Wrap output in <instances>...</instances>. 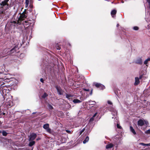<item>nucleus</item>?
Masks as SVG:
<instances>
[{
    "label": "nucleus",
    "mask_w": 150,
    "mask_h": 150,
    "mask_svg": "<svg viewBox=\"0 0 150 150\" xmlns=\"http://www.w3.org/2000/svg\"><path fill=\"white\" fill-rule=\"evenodd\" d=\"M35 112H33V114H35Z\"/></svg>",
    "instance_id": "48"
},
{
    "label": "nucleus",
    "mask_w": 150,
    "mask_h": 150,
    "mask_svg": "<svg viewBox=\"0 0 150 150\" xmlns=\"http://www.w3.org/2000/svg\"><path fill=\"white\" fill-rule=\"evenodd\" d=\"M19 43L18 42L17 43H16L15 45H16V46L14 48H13L11 50V52H13L14 51H16L18 50V47L17 46L19 45Z\"/></svg>",
    "instance_id": "9"
},
{
    "label": "nucleus",
    "mask_w": 150,
    "mask_h": 150,
    "mask_svg": "<svg viewBox=\"0 0 150 150\" xmlns=\"http://www.w3.org/2000/svg\"><path fill=\"white\" fill-rule=\"evenodd\" d=\"M8 1L9 0H4V1H2L1 4V5L2 6V7L5 6H6L8 7V4L7 3Z\"/></svg>",
    "instance_id": "8"
},
{
    "label": "nucleus",
    "mask_w": 150,
    "mask_h": 150,
    "mask_svg": "<svg viewBox=\"0 0 150 150\" xmlns=\"http://www.w3.org/2000/svg\"><path fill=\"white\" fill-rule=\"evenodd\" d=\"M130 131L133 134H136V133L132 127L130 126Z\"/></svg>",
    "instance_id": "14"
},
{
    "label": "nucleus",
    "mask_w": 150,
    "mask_h": 150,
    "mask_svg": "<svg viewBox=\"0 0 150 150\" xmlns=\"http://www.w3.org/2000/svg\"><path fill=\"white\" fill-rule=\"evenodd\" d=\"M84 129H82L81 130V131H80V134H81V133L84 132Z\"/></svg>",
    "instance_id": "34"
},
{
    "label": "nucleus",
    "mask_w": 150,
    "mask_h": 150,
    "mask_svg": "<svg viewBox=\"0 0 150 150\" xmlns=\"http://www.w3.org/2000/svg\"><path fill=\"white\" fill-rule=\"evenodd\" d=\"M37 135L36 134L33 133L31 134L29 136V140L30 141L33 140L36 137Z\"/></svg>",
    "instance_id": "4"
},
{
    "label": "nucleus",
    "mask_w": 150,
    "mask_h": 150,
    "mask_svg": "<svg viewBox=\"0 0 150 150\" xmlns=\"http://www.w3.org/2000/svg\"><path fill=\"white\" fill-rule=\"evenodd\" d=\"M2 114H3V115H5V113L3 112V113H2Z\"/></svg>",
    "instance_id": "47"
},
{
    "label": "nucleus",
    "mask_w": 150,
    "mask_h": 150,
    "mask_svg": "<svg viewBox=\"0 0 150 150\" xmlns=\"http://www.w3.org/2000/svg\"><path fill=\"white\" fill-rule=\"evenodd\" d=\"M40 139V138H37V140H39V139Z\"/></svg>",
    "instance_id": "45"
},
{
    "label": "nucleus",
    "mask_w": 150,
    "mask_h": 150,
    "mask_svg": "<svg viewBox=\"0 0 150 150\" xmlns=\"http://www.w3.org/2000/svg\"><path fill=\"white\" fill-rule=\"evenodd\" d=\"M148 123L146 120L144 119H140L138 121V125L139 126H142L143 125L147 126Z\"/></svg>",
    "instance_id": "2"
},
{
    "label": "nucleus",
    "mask_w": 150,
    "mask_h": 150,
    "mask_svg": "<svg viewBox=\"0 0 150 150\" xmlns=\"http://www.w3.org/2000/svg\"><path fill=\"white\" fill-rule=\"evenodd\" d=\"M48 108L50 109H53L52 106L51 105H48Z\"/></svg>",
    "instance_id": "27"
},
{
    "label": "nucleus",
    "mask_w": 150,
    "mask_h": 150,
    "mask_svg": "<svg viewBox=\"0 0 150 150\" xmlns=\"http://www.w3.org/2000/svg\"><path fill=\"white\" fill-rule=\"evenodd\" d=\"M148 61H147L146 59L144 61V64H146L148 62Z\"/></svg>",
    "instance_id": "29"
},
{
    "label": "nucleus",
    "mask_w": 150,
    "mask_h": 150,
    "mask_svg": "<svg viewBox=\"0 0 150 150\" xmlns=\"http://www.w3.org/2000/svg\"><path fill=\"white\" fill-rule=\"evenodd\" d=\"M107 103H112V102L110 101L109 100H108V101Z\"/></svg>",
    "instance_id": "40"
},
{
    "label": "nucleus",
    "mask_w": 150,
    "mask_h": 150,
    "mask_svg": "<svg viewBox=\"0 0 150 150\" xmlns=\"http://www.w3.org/2000/svg\"><path fill=\"white\" fill-rule=\"evenodd\" d=\"M29 0H25V6L26 7L28 6L29 4Z\"/></svg>",
    "instance_id": "23"
},
{
    "label": "nucleus",
    "mask_w": 150,
    "mask_h": 150,
    "mask_svg": "<svg viewBox=\"0 0 150 150\" xmlns=\"http://www.w3.org/2000/svg\"><path fill=\"white\" fill-rule=\"evenodd\" d=\"M71 96H72L70 94H66V98L69 99H70V98L71 97Z\"/></svg>",
    "instance_id": "22"
},
{
    "label": "nucleus",
    "mask_w": 150,
    "mask_h": 150,
    "mask_svg": "<svg viewBox=\"0 0 150 150\" xmlns=\"http://www.w3.org/2000/svg\"><path fill=\"white\" fill-rule=\"evenodd\" d=\"M56 48L58 50H60V47L59 46H57Z\"/></svg>",
    "instance_id": "36"
},
{
    "label": "nucleus",
    "mask_w": 150,
    "mask_h": 150,
    "mask_svg": "<svg viewBox=\"0 0 150 150\" xmlns=\"http://www.w3.org/2000/svg\"><path fill=\"white\" fill-rule=\"evenodd\" d=\"M8 102L9 103H10L11 102V101L10 102L8 101Z\"/></svg>",
    "instance_id": "52"
},
{
    "label": "nucleus",
    "mask_w": 150,
    "mask_h": 150,
    "mask_svg": "<svg viewBox=\"0 0 150 150\" xmlns=\"http://www.w3.org/2000/svg\"><path fill=\"white\" fill-rule=\"evenodd\" d=\"M49 125L48 124H44L43 126V128L45 129H46L47 131L49 133H51V129L49 128Z\"/></svg>",
    "instance_id": "3"
},
{
    "label": "nucleus",
    "mask_w": 150,
    "mask_h": 150,
    "mask_svg": "<svg viewBox=\"0 0 150 150\" xmlns=\"http://www.w3.org/2000/svg\"><path fill=\"white\" fill-rule=\"evenodd\" d=\"M66 109H68L70 108V106L69 104H65Z\"/></svg>",
    "instance_id": "19"
},
{
    "label": "nucleus",
    "mask_w": 150,
    "mask_h": 150,
    "mask_svg": "<svg viewBox=\"0 0 150 150\" xmlns=\"http://www.w3.org/2000/svg\"><path fill=\"white\" fill-rule=\"evenodd\" d=\"M139 145H142L143 146H150V143L146 144L143 143H140L139 144Z\"/></svg>",
    "instance_id": "13"
},
{
    "label": "nucleus",
    "mask_w": 150,
    "mask_h": 150,
    "mask_svg": "<svg viewBox=\"0 0 150 150\" xmlns=\"http://www.w3.org/2000/svg\"><path fill=\"white\" fill-rule=\"evenodd\" d=\"M26 16L24 13H23L20 14L19 16L18 17L16 21H13V22L15 24H20L21 22V21L23 20L24 19L26 18Z\"/></svg>",
    "instance_id": "1"
},
{
    "label": "nucleus",
    "mask_w": 150,
    "mask_h": 150,
    "mask_svg": "<svg viewBox=\"0 0 150 150\" xmlns=\"http://www.w3.org/2000/svg\"><path fill=\"white\" fill-rule=\"evenodd\" d=\"M93 85L96 87L100 88L101 89H103L105 88V86L100 83H94Z\"/></svg>",
    "instance_id": "5"
},
{
    "label": "nucleus",
    "mask_w": 150,
    "mask_h": 150,
    "mask_svg": "<svg viewBox=\"0 0 150 150\" xmlns=\"http://www.w3.org/2000/svg\"><path fill=\"white\" fill-rule=\"evenodd\" d=\"M73 102L75 103H77L81 102L80 100L78 99H74L73 100Z\"/></svg>",
    "instance_id": "18"
},
{
    "label": "nucleus",
    "mask_w": 150,
    "mask_h": 150,
    "mask_svg": "<svg viewBox=\"0 0 150 150\" xmlns=\"http://www.w3.org/2000/svg\"><path fill=\"white\" fill-rule=\"evenodd\" d=\"M139 80V79L138 77H136L135 78V82L134 83V85H137L139 84L140 83V81Z\"/></svg>",
    "instance_id": "10"
},
{
    "label": "nucleus",
    "mask_w": 150,
    "mask_h": 150,
    "mask_svg": "<svg viewBox=\"0 0 150 150\" xmlns=\"http://www.w3.org/2000/svg\"><path fill=\"white\" fill-rule=\"evenodd\" d=\"M35 142L34 141H32L30 142L29 145L30 146H31L35 144Z\"/></svg>",
    "instance_id": "17"
},
{
    "label": "nucleus",
    "mask_w": 150,
    "mask_h": 150,
    "mask_svg": "<svg viewBox=\"0 0 150 150\" xmlns=\"http://www.w3.org/2000/svg\"><path fill=\"white\" fill-rule=\"evenodd\" d=\"M136 63L137 64H142V60L141 58H138L136 60Z\"/></svg>",
    "instance_id": "11"
},
{
    "label": "nucleus",
    "mask_w": 150,
    "mask_h": 150,
    "mask_svg": "<svg viewBox=\"0 0 150 150\" xmlns=\"http://www.w3.org/2000/svg\"><path fill=\"white\" fill-rule=\"evenodd\" d=\"M1 133V131L0 130V133Z\"/></svg>",
    "instance_id": "50"
},
{
    "label": "nucleus",
    "mask_w": 150,
    "mask_h": 150,
    "mask_svg": "<svg viewBox=\"0 0 150 150\" xmlns=\"http://www.w3.org/2000/svg\"><path fill=\"white\" fill-rule=\"evenodd\" d=\"M138 29L139 28L137 26H134L133 27V29L135 30H138Z\"/></svg>",
    "instance_id": "25"
},
{
    "label": "nucleus",
    "mask_w": 150,
    "mask_h": 150,
    "mask_svg": "<svg viewBox=\"0 0 150 150\" xmlns=\"http://www.w3.org/2000/svg\"><path fill=\"white\" fill-rule=\"evenodd\" d=\"M146 1L149 4L150 3V0H146Z\"/></svg>",
    "instance_id": "41"
},
{
    "label": "nucleus",
    "mask_w": 150,
    "mask_h": 150,
    "mask_svg": "<svg viewBox=\"0 0 150 150\" xmlns=\"http://www.w3.org/2000/svg\"><path fill=\"white\" fill-rule=\"evenodd\" d=\"M55 88L59 95H61L63 94L64 91L60 87L56 86L55 87Z\"/></svg>",
    "instance_id": "6"
},
{
    "label": "nucleus",
    "mask_w": 150,
    "mask_h": 150,
    "mask_svg": "<svg viewBox=\"0 0 150 150\" xmlns=\"http://www.w3.org/2000/svg\"><path fill=\"white\" fill-rule=\"evenodd\" d=\"M89 140V137L87 136L85 138V139L83 141V144H85L86 142H88Z\"/></svg>",
    "instance_id": "16"
},
{
    "label": "nucleus",
    "mask_w": 150,
    "mask_h": 150,
    "mask_svg": "<svg viewBox=\"0 0 150 150\" xmlns=\"http://www.w3.org/2000/svg\"><path fill=\"white\" fill-rule=\"evenodd\" d=\"M48 96V95L46 93H45L42 96V97L43 98H45L46 97H47Z\"/></svg>",
    "instance_id": "20"
},
{
    "label": "nucleus",
    "mask_w": 150,
    "mask_h": 150,
    "mask_svg": "<svg viewBox=\"0 0 150 150\" xmlns=\"http://www.w3.org/2000/svg\"><path fill=\"white\" fill-rule=\"evenodd\" d=\"M1 121H0V125H1Z\"/></svg>",
    "instance_id": "49"
},
{
    "label": "nucleus",
    "mask_w": 150,
    "mask_h": 150,
    "mask_svg": "<svg viewBox=\"0 0 150 150\" xmlns=\"http://www.w3.org/2000/svg\"><path fill=\"white\" fill-rule=\"evenodd\" d=\"M113 146V145L112 144H108L106 145V149H109L112 147Z\"/></svg>",
    "instance_id": "15"
},
{
    "label": "nucleus",
    "mask_w": 150,
    "mask_h": 150,
    "mask_svg": "<svg viewBox=\"0 0 150 150\" xmlns=\"http://www.w3.org/2000/svg\"><path fill=\"white\" fill-rule=\"evenodd\" d=\"M92 102H95V103H96V102H95V101H92Z\"/></svg>",
    "instance_id": "51"
},
{
    "label": "nucleus",
    "mask_w": 150,
    "mask_h": 150,
    "mask_svg": "<svg viewBox=\"0 0 150 150\" xmlns=\"http://www.w3.org/2000/svg\"><path fill=\"white\" fill-rule=\"evenodd\" d=\"M33 149V148H32V149H31V150H32Z\"/></svg>",
    "instance_id": "53"
},
{
    "label": "nucleus",
    "mask_w": 150,
    "mask_h": 150,
    "mask_svg": "<svg viewBox=\"0 0 150 150\" xmlns=\"http://www.w3.org/2000/svg\"><path fill=\"white\" fill-rule=\"evenodd\" d=\"M94 117H92L91 118L90 120V121L91 122L93 121L94 119Z\"/></svg>",
    "instance_id": "31"
},
{
    "label": "nucleus",
    "mask_w": 150,
    "mask_h": 150,
    "mask_svg": "<svg viewBox=\"0 0 150 150\" xmlns=\"http://www.w3.org/2000/svg\"><path fill=\"white\" fill-rule=\"evenodd\" d=\"M2 133L3 135L4 136H6L8 134V133L5 131L2 132Z\"/></svg>",
    "instance_id": "21"
},
{
    "label": "nucleus",
    "mask_w": 150,
    "mask_h": 150,
    "mask_svg": "<svg viewBox=\"0 0 150 150\" xmlns=\"http://www.w3.org/2000/svg\"><path fill=\"white\" fill-rule=\"evenodd\" d=\"M83 90L85 91H89V89H86V88H84Z\"/></svg>",
    "instance_id": "35"
},
{
    "label": "nucleus",
    "mask_w": 150,
    "mask_h": 150,
    "mask_svg": "<svg viewBox=\"0 0 150 150\" xmlns=\"http://www.w3.org/2000/svg\"><path fill=\"white\" fill-rule=\"evenodd\" d=\"M143 74L140 75L139 76V79H142L143 77Z\"/></svg>",
    "instance_id": "32"
},
{
    "label": "nucleus",
    "mask_w": 150,
    "mask_h": 150,
    "mask_svg": "<svg viewBox=\"0 0 150 150\" xmlns=\"http://www.w3.org/2000/svg\"><path fill=\"white\" fill-rule=\"evenodd\" d=\"M29 149L26 148H23L22 149H19L18 150H29Z\"/></svg>",
    "instance_id": "24"
},
{
    "label": "nucleus",
    "mask_w": 150,
    "mask_h": 150,
    "mask_svg": "<svg viewBox=\"0 0 150 150\" xmlns=\"http://www.w3.org/2000/svg\"><path fill=\"white\" fill-rule=\"evenodd\" d=\"M117 127L118 128H119V129H121V126H120L119 124H117Z\"/></svg>",
    "instance_id": "28"
},
{
    "label": "nucleus",
    "mask_w": 150,
    "mask_h": 150,
    "mask_svg": "<svg viewBox=\"0 0 150 150\" xmlns=\"http://www.w3.org/2000/svg\"><path fill=\"white\" fill-rule=\"evenodd\" d=\"M86 104H85V105H83V106H84V107L85 108H86V107H85V106H86ZM86 108H87V109H88V110H89V109H90V108H88V107Z\"/></svg>",
    "instance_id": "39"
},
{
    "label": "nucleus",
    "mask_w": 150,
    "mask_h": 150,
    "mask_svg": "<svg viewBox=\"0 0 150 150\" xmlns=\"http://www.w3.org/2000/svg\"><path fill=\"white\" fill-rule=\"evenodd\" d=\"M92 91H93V89H92L91 91V93H90V95H92Z\"/></svg>",
    "instance_id": "43"
},
{
    "label": "nucleus",
    "mask_w": 150,
    "mask_h": 150,
    "mask_svg": "<svg viewBox=\"0 0 150 150\" xmlns=\"http://www.w3.org/2000/svg\"><path fill=\"white\" fill-rule=\"evenodd\" d=\"M116 11L115 10H113L112 11L111 13V14L113 18L115 17V15L116 13Z\"/></svg>",
    "instance_id": "12"
},
{
    "label": "nucleus",
    "mask_w": 150,
    "mask_h": 150,
    "mask_svg": "<svg viewBox=\"0 0 150 150\" xmlns=\"http://www.w3.org/2000/svg\"><path fill=\"white\" fill-rule=\"evenodd\" d=\"M97 112H96V113L93 116V117H95V116H96V115H97Z\"/></svg>",
    "instance_id": "37"
},
{
    "label": "nucleus",
    "mask_w": 150,
    "mask_h": 150,
    "mask_svg": "<svg viewBox=\"0 0 150 150\" xmlns=\"http://www.w3.org/2000/svg\"><path fill=\"white\" fill-rule=\"evenodd\" d=\"M110 110L112 112V114L113 116V117H112V118H116V116L117 114V112L116 110L114 108L111 109Z\"/></svg>",
    "instance_id": "7"
},
{
    "label": "nucleus",
    "mask_w": 150,
    "mask_h": 150,
    "mask_svg": "<svg viewBox=\"0 0 150 150\" xmlns=\"http://www.w3.org/2000/svg\"><path fill=\"white\" fill-rule=\"evenodd\" d=\"M28 21H24V23H23L24 24H25V25H28Z\"/></svg>",
    "instance_id": "33"
},
{
    "label": "nucleus",
    "mask_w": 150,
    "mask_h": 150,
    "mask_svg": "<svg viewBox=\"0 0 150 150\" xmlns=\"http://www.w3.org/2000/svg\"><path fill=\"white\" fill-rule=\"evenodd\" d=\"M119 25L118 24H117V26L118 27L119 26Z\"/></svg>",
    "instance_id": "46"
},
{
    "label": "nucleus",
    "mask_w": 150,
    "mask_h": 150,
    "mask_svg": "<svg viewBox=\"0 0 150 150\" xmlns=\"http://www.w3.org/2000/svg\"><path fill=\"white\" fill-rule=\"evenodd\" d=\"M66 131L67 133H68L71 134V131L70 130H66Z\"/></svg>",
    "instance_id": "30"
},
{
    "label": "nucleus",
    "mask_w": 150,
    "mask_h": 150,
    "mask_svg": "<svg viewBox=\"0 0 150 150\" xmlns=\"http://www.w3.org/2000/svg\"><path fill=\"white\" fill-rule=\"evenodd\" d=\"M149 8L150 9V3L149 4Z\"/></svg>",
    "instance_id": "44"
},
{
    "label": "nucleus",
    "mask_w": 150,
    "mask_h": 150,
    "mask_svg": "<svg viewBox=\"0 0 150 150\" xmlns=\"http://www.w3.org/2000/svg\"><path fill=\"white\" fill-rule=\"evenodd\" d=\"M40 81H41V82H42V83H43V82L44 80H43V79H42V78H41V79H40Z\"/></svg>",
    "instance_id": "38"
},
{
    "label": "nucleus",
    "mask_w": 150,
    "mask_h": 150,
    "mask_svg": "<svg viewBox=\"0 0 150 150\" xmlns=\"http://www.w3.org/2000/svg\"><path fill=\"white\" fill-rule=\"evenodd\" d=\"M148 62L150 61V58H148L146 59Z\"/></svg>",
    "instance_id": "42"
},
{
    "label": "nucleus",
    "mask_w": 150,
    "mask_h": 150,
    "mask_svg": "<svg viewBox=\"0 0 150 150\" xmlns=\"http://www.w3.org/2000/svg\"><path fill=\"white\" fill-rule=\"evenodd\" d=\"M145 133L148 134H150V129H148L145 132Z\"/></svg>",
    "instance_id": "26"
}]
</instances>
